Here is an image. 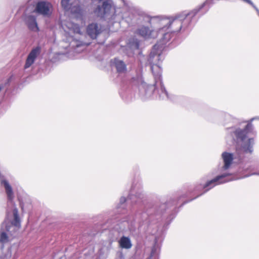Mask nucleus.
<instances>
[{
    "label": "nucleus",
    "instance_id": "f257e3e1",
    "mask_svg": "<svg viewBox=\"0 0 259 259\" xmlns=\"http://www.w3.org/2000/svg\"><path fill=\"white\" fill-rule=\"evenodd\" d=\"M196 14L197 11L192 10L189 13L184 12L169 17L162 16L152 17L147 16L146 18L151 24L159 27L160 31L163 32L169 30L174 33L187 28Z\"/></svg>",
    "mask_w": 259,
    "mask_h": 259
},
{
    "label": "nucleus",
    "instance_id": "f03ea898",
    "mask_svg": "<svg viewBox=\"0 0 259 259\" xmlns=\"http://www.w3.org/2000/svg\"><path fill=\"white\" fill-rule=\"evenodd\" d=\"M222 158L224 164L220 168V174L212 180L208 181L204 185H199L195 188V190L201 189H205L204 193L207 192L215 186L235 180L231 177L232 172L230 169L234 158L232 153L224 152L222 154Z\"/></svg>",
    "mask_w": 259,
    "mask_h": 259
},
{
    "label": "nucleus",
    "instance_id": "7ed1b4c3",
    "mask_svg": "<svg viewBox=\"0 0 259 259\" xmlns=\"http://www.w3.org/2000/svg\"><path fill=\"white\" fill-rule=\"evenodd\" d=\"M158 45H155L149 56L148 61L151 65V70L154 75L155 80V84H159L160 87L161 94L160 97L164 99L168 98V93L166 91L163 82L162 81L161 70L159 66V63L163 58L161 56L163 47L160 46L159 48Z\"/></svg>",
    "mask_w": 259,
    "mask_h": 259
},
{
    "label": "nucleus",
    "instance_id": "20e7f679",
    "mask_svg": "<svg viewBox=\"0 0 259 259\" xmlns=\"http://www.w3.org/2000/svg\"><path fill=\"white\" fill-rule=\"evenodd\" d=\"M252 129V124L248 123L244 129H236L234 131L237 140L236 152L238 158L241 159L253 151V139H246L247 133Z\"/></svg>",
    "mask_w": 259,
    "mask_h": 259
},
{
    "label": "nucleus",
    "instance_id": "39448f33",
    "mask_svg": "<svg viewBox=\"0 0 259 259\" xmlns=\"http://www.w3.org/2000/svg\"><path fill=\"white\" fill-rule=\"evenodd\" d=\"M115 8L109 1H104L102 6H98L95 10V13L98 16L106 20L112 21L115 19L116 17Z\"/></svg>",
    "mask_w": 259,
    "mask_h": 259
},
{
    "label": "nucleus",
    "instance_id": "423d86ee",
    "mask_svg": "<svg viewBox=\"0 0 259 259\" xmlns=\"http://www.w3.org/2000/svg\"><path fill=\"white\" fill-rule=\"evenodd\" d=\"M133 81L135 84L139 85L140 94L142 97L147 98L153 94L155 87L147 84L141 76H138L137 78H133Z\"/></svg>",
    "mask_w": 259,
    "mask_h": 259
},
{
    "label": "nucleus",
    "instance_id": "0eeeda50",
    "mask_svg": "<svg viewBox=\"0 0 259 259\" xmlns=\"http://www.w3.org/2000/svg\"><path fill=\"white\" fill-rule=\"evenodd\" d=\"M145 16L144 17V21L149 22L153 28L152 30L149 29V27L142 26L137 30V33L145 38H155L157 36V31H156V28L153 27V24H151L146 18Z\"/></svg>",
    "mask_w": 259,
    "mask_h": 259
},
{
    "label": "nucleus",
    "instance_id": "6e6552de",
    "mask_svg": "<svg viewBox=\"0 0 259 259\" xmlns=\"http://www.w3.org/2000/svg\"><path fill=\"white\" fill-rule=\"evenodd\" d=\"M52 8L50 3L40 1L36 4L34 12L43 16H49L51 14Z\"/></svg>",
    "mask_w": 259,
    "mask_h": 259
},
{
    "label": "nucleus",
    "instance_id": "1a4fd4ad",
    "mask_svg": "<svg viewBox=\"0 0 259 259\" xmlns=\"http://www.w3.org/2000/svg\"><path fill=\"white\" fill-rule=\"evenodd\" d=\"M40 53V48L37 47L33 49L28 54L25 64L24 65V68L27 69L29 68L34 62L37 56Z\"/></svg>",
    "mask_w": 259,
    "mask_h": 259
},
{
    "label": "nucleus",
    "instance_id": "9d476101",
    "mask_svg": "<svg viewBox=\"0 0 259 259\" xmlns=\"http://www.w3.org/2000/svg\"><path fill=\"white\" fill-rule=\"evenodd\" d=\"M40 53V48L37 47L33 49L28 54L25 64L24 65V68L27 69L29 68L34 62L37 56Z\"/></svg>",
    "mask_w": 259,
    "mask_h": 259
},
{
    "label": "nucleus",
    "instance_id": "9b49d317",
    "mask_svg": "<svg viewBox=\"0 0 259 259\" xmlns=\"http://www.w3.org/2000/svg\"><path fill=\"white\" fill-rule=\"evenodd\" d=\"M153 27L156 28V31H157V35L158 34H161L162 35V37L159 42H158L155 45H158L159 47L163 46V48H164V45H165L170 39L171 35L173 32H171L169 30H167L166 31H164L162 32L159 30V27L157 25L156 26H154V25Z\"/></svg>",
    "mask_w": 259,
    "mask_h": 259
},
{
    "label": "nucleus",
    "instance_id": "f8f14e48",
    "mask_svg": "<svg viewBox=\"0 0 259 259\" xmlns=\"http://www.w3.org/2000/svg\"><path fill=\"white\" fill-rule=\"evenodd\" d=\"M24 21L30 30L33 32L38 31L39 28L35 17L31 15H25Z\"/></svg>",
    "mask_w": 259,
    "mask_h": 259
},
{
    "label": "nucleus",
    "instance_id": "ddd939ff",
    "mask_svg": "<svg viewBox=\"0 0 259 259\" xmlns=\"http://www.w3.org/2000/svg\"><path fill=\"white\" fill-rule=\"evenodd\" d=\"M13 214L14 219L13 221L11 222V225L9 226L7 224V222L5 221L3 225V227L5 228V229L8 232L10 231L11 228L13 227V226L19 228L20 227V221L18 215V210L17 208H15L13 210Z\"/></svg>",
    "mask_w": 259,
    "mask_h": 259
},
{
    "label": "nucleus",
    "instance_id": "4468645a",
    "mask_svg": "<svg viewBox=\"0 0 259 259\" xmlns=\"http://www.w3.org/2000/svg\"><path fill=\"white\" fill-rule=\"evenodd\" d=\"M78 2V0L68 1V7L63 8L66 11H70L72 14L79 15L81 14V10Z\"/></svg>",
    "mask_w": 259,
    "mask_h": 259
},
{
    "label": "nucleus",
    "instance_id": "2eb2a0df",
    "mask_svg": "<svg viewBox=\"0 0 259 259\" xmlns=\"http://www.w3.org/2000/svg\"><path fill=\"white\" fill-rule=\"evenodd\" d=\"M87 33L92 38L95 39L102 31L101 26L96 23L90 24L87 28Z\"/></svg>",
    "mask_w": 259,
    "mask_h": 259
},
{
    "label": "nucleus",
    "instance_id": "dca6fc26",
    "mask_svg": "<svg viewBox=\"0 0 259 259\" xmlns=\"http://www.w3.org/2000/svg\"><path fill=\"white\" fill-rule=\"evenodd\" d=\"M1 183L5 188L8 199L12 200L14 198V193L11 186L8 181L5 179L2 180Z\"/></svg>",
    "mask_w": 259,
    "mask_h": 259
},
{
    "label": "nucleus",
    "instance_id": "f3484780",
    "mask_svg": "<svg viewBox=\"0 0 259 259\" xmlns=\"http://www.w3.org/2000/svg\"><path fill=\"white\" fill-rule=\"evenodd\" d=\"M114 64L118 73H124L126 72V65L122 61L117 59H115L114 60Z\"/></svg>",
    "mask_w": 259,
    "mask_h": 259
},
{
    "label": "nucleus",
    "instance_id": "a211bd4d",
    "mask_svg": "<svg viewBox=\"0 0 259 259\" xmlns=\"http://www.w3.org/2000/svg\"><path fill=\"white\" fill-rule=\"evenodd\" d=\"M119 244L121 248L125 249H130L132 246L130 239L125 236H123L120 239Z\"/></svg>",
    "mask_w": 259,
    "mask_h": 259
},
{
    "label": "nucleus",
    "instance_id": "6ab92c4d",
    "mask_svg": "<svg viewBox=\"0 0 259 259\" xmlns=\"http://www.w3.org/2000/svg\"><path fill=\"white\" fill-rule=\"evenodd\" d=\"M67 26L70 31H73L74 33L78 34L80 33V29L78 25L74 23H68Z\"/></svg>",
    "mask_w": 259,
    "mask_h": 259
},
{
    "label": "nucleus",
    "instance_id": "aec40b11",
    "mask_svg": "<svg viewBox=\"0 0 259 259\" xmlns=\"http://www.w3.org/2000/svg\"><path fill=\"white\" fill-rule=\"evenodd\" d=\"M222 117L224 118V120L225 122H229L230 121H233L235 119V118L230 114L226 113H224L222 114Z\"/></svg>",
    "mask_w": 259,
    "mask_h": 259
},
{
    "label": "nucleus",
    "instance_id": "412c9836",
    "mask_svg": "<svg viewBox=\"0 0 259 259\" xmlns=\"http://www.w3.org/2000/svg\"><path fill=\"white\" fill-rule=\"evenodd\" d=\"M8 241V238L5 232H2L1 234L0 237V242L2 243H5L6 242H7Z\"/></svg>",
    "mask_w": 259,
    "mask_h": 259
},
{
    "label": "nucleus",
    "instance_id": "4be33fe9",
    "mask_svg": "<svg viewBox=\"0 0 259 259\" xmlns=\"http://www.w3.org/2000/svg\"><path fill=\"white\" fill-rule=\"evenodd\" d=\"M250 5H251L253 7V8L256 10L258 15H259V10L256 8V7L252 3V4Z\"/></svg>",
    "mask_w": 259,
    "mask_h": 259
},
{
    "label": "nucleus",
    "instance_id": "5701e85b",
    "mask_svg": "<svg viewBox=\"0 0 259 259\" xmlns=\"http://www.w3.org/2000/svg\"><path fill=\"white\" fill-rule=\"evenodd\" d=\"M125 201H126V198L125 197H122L120 198V202L121 203H123Z\"/></svg>",
    "mask_w": 259,
    "mask_h": 259
},
{
    "label": "nucleus",
    "instance_id": "b1692460",
    "mask_svg": "<svg viewBox=\"0 0 259 259\" xmlns=\"http://www.w3.org/2000/svg\"><path fill=\"white\" fill-rule=\"evenodd\" d=\"M4 88V85L3 84H0V92L1 90Z\"/></svg>",
    "mask_w": 259,
    "mask_h": 259
},
{
    "label": "nucleus",
    "instance_id": "393cba45",
    "mask_svg": "<svg viewBox=\"0 0 259 259\" xmlns=\"http://www.w3.org/2000/svg\"><path fill=\"white\" fill-rule=\"evenodd\" d=\"M252 175H259V172L253 173Z\"/></svg>",
    "mask_w": 259,
    "mask_h": 259
},
{
    "label": "nucleus",
    "instance_id": "a878e982",
    "mask_svg": "<svg viewBox=\"0 0 259 259\" xmlns=\"http://www.w3.org/2000/svg\"><path fill=\"white\" fill-rule=\"evenodd\" d=\"M80 45V44H76V46L77 47H79Z\"/></svg>",
    "mask_w": 259,
    "mask_h": 259
},
{
    "label": "nucleus",
    "instance_id": "bb28decb",
    "mask_svg": "<svg viewBox=\"0 0 259 259\" xmlns=\"http://www.w3.org/2000/svg\"><path fill=\"white\" fill-rule=\"evenodd\" d=\"M138 197H139V198H143V196L141 197V195H139V196H138Z\"/></svg>",
    "mask_w": 259,
    "mask_h": 259
},
{
    "label": "nucleus",
    "instance_id": "cd10ccee",
    "mask_svg": "<svg viewBox=\"0 0 259 259\" xmlns=\"http://www.w3.org/2000/svg\"><path fill=\"white\" fill-rule=\"evenodd\" d=\"M136 47L138 48V44H136Z\"/></svg>",
    "mask_w": 259,
    "mask_h": 259
},
{
    "label": "nucleus",
    "instance_id": "c85d7f7f",
    "mask_svg": "<svg viewBox=\"0 0 259 259\" xmlns=\"http://www.w3.org/2000/svg\"><path fill=\"white\" fill-rule=\"evenodd\" d=\"M71 46H72V48H73V47H74V45H73V44H72V45H71Z\"/></svg>",
    "mask_w": 259,
    "mask_h": 259
},
{
    "label": "nucleus",
    "instance_id": "c756f323",
    "mask_svg": "<svg viewBox=\"0 0 259 259\" xmlns=\"http://www.w3.org/2000/svg\"><path fill=\"white\" fill-rule=\"evenodd\" d=\"M122 2H123V3H124V0H121Z\"/></svg>",
    "mask_w": 259,
    "mask_h": 259
},
{
    "label": "nucleus",
    "instance_id": "7c9ffc66",
    "mask_svg": "<svg viewBox=\"0 0 259 259\" xmlns=\"http://www.w3.org/2000/svg\"><path fill=\"white\" fill-rule=\"evenodd\" d=\"M122 2H123V3H124V0H121Z\"/></svg>",
    "mask_w": 259,
    "mask_h": 259
},
{
    "label": "nucleus",
    "instance_id": "2f4dec72",
    "mask_svg": "<svg viewBox=\"0 0 259 259\" xmlns=\"http://www.w3.org/2000/svg\"><path fill=\"white\" fill-rule=\"evenodd\" d=\"M253 119H254V118H252V119H251V121H252Z\"/></svg>",
    "mask_w": 259,
    "mask_h": 259
}]
</instances>
